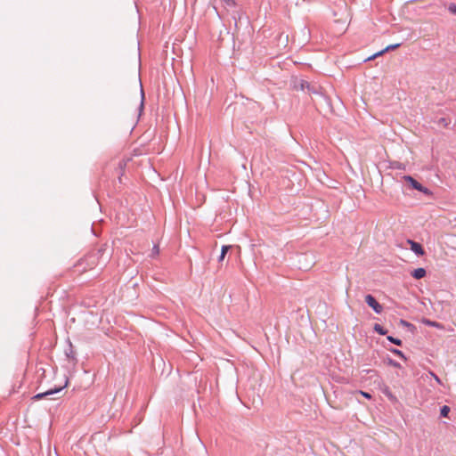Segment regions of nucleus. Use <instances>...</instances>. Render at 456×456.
<instances>
[{
  "label": "nucleus",
  "instance_id": "17",
  "mask_svg": "<svg viewBox=\"0 0 456 456\" xmlns=\"http://www.w3.org/2000/svg\"><path fill=\"white\" fill-rule=\"evenodd\" d=\"M153 249H154V252H155L156 254H158V253H159V248H158V246H155Z\"/></svg>",
  "mask_w": 456,
  "mask_h": 456
},
{
  "label": "nucleus",
  "instance_id": "7",
  "mask_svg": "<svg viewBox=\"0 0 456 456\" xmlns=\"http://www.w3.org/2000/svg\"><path fill=\"white\" fill-rule=\"evenodd\" d=\"M422 322L428 326H431V327H435V328H438V329H442L443 326L441 323L437 322H434V321H430V320H428V319H424L422 321Z\"/></svg>",
  "mask_w": 456,
  "mask_h": 456
},
{
  "label": "nucleus",
  "instance_id": "3",
  "mask_svg": "<svg viewBox=\"0 0 456 456\" xmlns=\"http://www.w3.org/2000/svg\"><path fill=\"white\" fill-rule=\"evenodd\" d=\"M408 243L411 246V249L418 256H423L425 254V251L419 243L413 240H408Z\"/></svg>",
  "mask_w": 456,
  "mask_h": 456
},
{
  "label": "nucleus",
  "instance_id": "8",
  "mask_svg": "<svg viewBox=\"0 0 456 456\" xmlns=\"http://www.w3.org/2000/svg\"><path fill=\"white\" fill-rule=\"evenodd\" d=\"M230 248H231V246H227V245H224V246L222 247L221 255L219 256V261H223L224 260V258L225 257V255L229 251Z\"/></svg>",
  "mask_w": 456,
  "mask_h": 456
},
{
  "label": "nucleus",
  "instance_id": "16",
  "mask_svg": "<svg viewBox=\"0 0 456 456\" xmlns=\"http://www.w3.org/2000/svg\"><path fill=\"white\" fill-rule=\"evenodd\" d=\"M359 393H360L362 396H364V397H366V398H368V399L371 398V395H370L369 393H367V392L360 391Z\"/></svg>",
  "mask_w": 456,
  "mask_h": 456
},
{
  "label": "nucleus",
  "instance_id": "14",
  "mask_svg": "<svg viewBox=\"0 0 456 456\" xmlns=\"http://www.w3.org/2000/svg\"><path fill=\"white\" fill-rule=\"evenodd\" d=\"M448 9L452 13L456 15V4H450Z\"/></svg>",
  "mask_w": 456,
  "mask_h": 456
},
{
  "label": "nucleus",
  "instance_id": "9",
  "mask_svg": "<svg viewBox=\"0 0 456 456\" xmlns=\"http://www.w3.org/2000/svg\"><path fill=\"white\" fill-rule=\"evenodd\" d=\"M374 330L377 331L380 335L387 334V330H384L379 324H375L374 325Z\"/></svg>",
  "mask_w": 456,
  "mask_h": 456
},
{
  "label": "nucleus",
  "instance_id": "5",
  "mask_svg": "<svg viewBox=\"0 0 456 456\" xmlns=\"http://www.w3.org/2000/svg\"><path fill=\"white\" fill-rule=\"evenodd\" d=\"M61 390V388L50 389V390H48V391H46L45 393H40V394L36 395L33 398L35 400H39V399H42L45 396L53 395V394L57 393V392H59Z\"/></svg>",
  "mask_w": 456,
  "mask_h": 456
},
{
  "label": "nucleus",
  "instance_id": "15",
  "mask_svg": "<svg viewBox=\"0 0 456 456\" xmlns=\"http://www.w3.org/2000/svg\"><path fill=\"white\" fill-rule=\"evenodd\" d=\"M429 374L434 378V379L438 383V384H442V381L441 379L433 372V371H430Z\"/></svg>",
  "mask_w": 456,
  "mask_h": 456
},
{
  "label": "nucleus",
  "instance_id": "4",
  "mask_svg": "<svg viewBox=\"0 0 456 456\" xmlns=\"http://www.w3.org/2000/svg\"><path fill=\"white\" fill-rule=\"evenodd\" d=\"M426 270L424 268H417L411 273V276L417 280L422 279L426 276Z\"/></svg>",
  "mask_w": 456,
  "mask_h": 456
},
{
  "label": "nucleus",
  "instance_id": "10",
  "mask_svg": "<svg viewBox=\"0 0 456 456\" xmlns=\"http://www.w3.org/2000/svg\"><path fill=\"white\" fill-rule=\"evenodd\" d=\"M450 412V407L447 406V405H444L442 408H441V415L443 417H447L448 414Z\"/></svg>",
  "mask_w": 456,
  "mask_h": 456
},
{
  "label": "nucleus",
  "instance_id": "11",
  "mask_svg": "<svg viewBox=\"0 0 456 456\" xmlns=\"http://www.w3.org/2000/svg\"><path fill=\"white\" fill-rule=\"evenodd\" d=\"M387 339H388L390 342H392V343H394V344H395V345H397V346H401V345H402V341H401L400 339H398V338H393V337H391V336H388V337H387Z\"/></svg>",
  "mask_w": 456,
  "mask_h": 456
},
{
  "label": "nucleus",
  "instance_id": "13",
  "mask_svg": "<svg viewBox=\"0 0 456 456\" xmlns=\"http://www.w3.org/2000/svg\"><path fill=\"white\" fill-rule=\"evenodd\" d=\"M388 364L393 366V367H395V368H401L400 363L396 362L395 361H394L392 359L388 360Z\"/></svg>",
  "mask_w": 456,
  "mask_h": 456
},
{
  "label": "nucleus",
  "instance_id": "1",
  "mask_svg": "<svg viewBox=\"0 0 456 456\" xmlns=\"http://www.w3.org/2000/svg\"><path fill=\"white\" fill-rule=\"evenodd\" d=\"M403 179L410 183L415 190L423 192L426 195H430L431 191L427 187L422 186L418 181L410 175H404Z\"/></svg>",
  "mask_w": 456,
  "mask_h": 456
},
{
  "label": "nucleus",
  "instance_id": "12",
  "mask_svg": "<svg viewBox=\"0 0 456 456\" xmlns=\"http://www.w3.org/2000/svg\"><path fill=\"white\" fill-rule=\"evenodd\" d=\"M392 352H393L395 354L398 355L399 357H401V358H403V359H404V360L406 359V357H405L404 354H403L402 351H400V350H398V349H392Z\"/></svg>",
  "mask_w": 456,
  "mask_h": 456
},
{
  "label": "nucleus",
  "instance_id": "6",
  "mask_svg": "<svg viewBox=\"0 0 456 456\" xmlns=\"http://www.w3.org/2000/svg\"><path fill=\"white\" fill-rule=\"evenodd\" d=\"M399 46H400V44L390 45L387 46L384 50H382V51L375 53L373 56L368 58V60H372V59H374V58L383 54L385 52L389 51V50L396 49Z\"/></svg>",
  "mask_w": 456,
  "mask_h": 456
},
{
  "label": "nucleus",
  "instance_id": "2",
  "mask_svg": "<svg viewBox=\"0 0 456 456\" xmlns=\"http://www.w3.org/2000/svg\"><path fill=\"white\" fill-rule=\"evenodd\" d=\"M366 304L371 307L377 314H380L383 310L382 305L371 295L365 296Z\"/></svg>",
  "mask_w": 456,
  "mask_h": 456
}]
</instances>
